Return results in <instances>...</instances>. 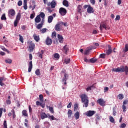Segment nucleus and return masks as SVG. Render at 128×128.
<instances>
[{
    "label": "nucleus",
    "instance_id": "obj_40",
    "mask_svg": "<svg viewBox=\"0 0 128 128\" xmlns=\"http://www.w3.org/2000/svg\"><path fill=\"white\" fill-rule=\"evenodd\" d=\"M54 58H56L57 60H59V58H60V54H54Z\"/></svg>",
    "mask_w": 128,
    "mask_h": 128
},
{
    "label": "nucleus",
    "instance_id": "obj_25",
    "mask_svg": "<svg viewBox=\"0 0 128 128\" xmlns=\"http://www.w3.org/2000/svg\"><path fill=\"white\" fill-rule=\"evenodd\" d=\"M36 45L34 44H31L30 46V52H34Z\"/></svg>",
    "mask_w": 128,
    "mask_h": 128
},
{
    "label": "nucleus",
    "instance_id": "obj_29",
    "mask_svg": "<svg viewBox=\"0 0 128 128\" xmlns=\"http://www.w3.org/2000/svg\"><path fill=\"white\" fill-rule=\"evenodd\" d=\"M75 118L76 120H80V112H77L75 114Z\"/></svg>",
    "mask_w": 128,
    "mask_h": 128
},
{
    "label": "nucleus",
    "instance_id": "obj_50",
    "mask_svg": "<svg viewBox=\"0 0 128 128\" xmlns=\"http://www.w3.org/2000/svg\"><path fill=\"white\" fill-rule=\"evenodd\" d=\"M49 110L52 114H54V108L50 107Z\"/></svg>",
    "mask_w": 128,
    "mask_h": 128
},
{
    "label": "nucleus",
    "instance_id": "obj_14",
    "mask_svg": "<svg viewBox=\"0 0 128 128\" xmlns=\"http://www.w3.org/2000/svg\"><path fill=\"white\" fill-rule=\"evenodd\" d=\"M88 14H94V8L90 5H89V8H88Z\"/></svg>",
    "mask_w": 128,
    "mask_h": 128
},
{
    "label": "nucleus",
    "instance_id": "obj_47",
    "mask_svg": "<svg viewBox=\"0 0 128 128\" xmlns=\"http://www.w3.org/2000/svg\"><path fill=\"white\" fill-rule=\"evenodd\" d=\"M40 102H44V96L40 94Z\"/></svg>",
    "mask_w": 128,
    "mask_h": 128
},
{
    "label": "nucleus",
    "instance_id": "obj_37",
    "mask_svg": "<svg viewBox=\"0 0 128 128\" xmlns=\"http://www.w3.org/2000/svg\"><path fill=\"white\" fill-rule=\"evenodd\" d=\"M118 98H119V100H124V94H120L118 96Z\"/></svg>",
    "mask_w": 128,
    "mask_h": 128
},
{
    "label": "nucleus",
    "instance_id": "obj_45",
    "mask_svg": "<svg viewBox=\"0 0 128 128\" xmlns=\"http://www.w3.org/2000/svg\"><path fill=\"white\" fill-rule=\"evenodd\" d=\"M56 38V32H54L52 33V38Z\"/></svg>",
    "mask_w": 128,
    "mask_h": 128
},
{
    "label": "nucleus",
    "instance_id": "obj_34",
    "mask_svg": "<svg viewBox=\"0 0 128 128\" xmlns=\"http://www.w3.org/2000/svg\"><path fill=\"white\" fill-rule=\"evenodd\" d=\"M82 6L80 5H79L78 6V12H80V14H82Z\"/></svg>",
    "mask_w": 128,
    "mask_h": 128
},
{
    "label": "nucleus",
    "instance_id": "obj_27",
    "mask_svg": "<svg viewBox=\"0 0 128 128\" xmlns=\"http://www.w3.org/2000/svg\"><path fill=\"white\" fill-rule=\"evenodd\" d=\"M42 120H44L45 118H48V115L46 113H42L41 115Z\"/></svg>",
    "mask_w": 128,
    "mask_h": 128
},
{
    "label": "nucleus",
    "instance_id": "obj_10",
    "mask_svg": "<svg viewBox=\"0 0 128 128\" xmlns=\"http://www.w3.org/2000/svg\"><path fill=\"white\" fill-rule=\"evenodd\" d=\"M46 44L47 46H52V40L50 38V37H48L46 40Z\"/></svg>",
    "mask_w": 128,
    "mask_h": 128
},
{
    "label": "nucleus",
    "instance_id": "obj_2",
    "mask_svg": "<svg viewBox=\"0 0 128 128\" xmlns=\"http://www.w3.org/2000/svg\"><path fill=\"white\" fill-rule=\"evenodd\" d=\"M112 72H126V76H128V66H126L124 68V66H122L121 68L112 69Z\"/></svg>",
    "mask_w": 128,
    "mask_h": 128
},
{
    "label": "nucleus",
    "instance_id": "obj_30",
    "mask_svg": "<svg viewBox=\"0 0 128 128\" xmlns=\"http://www.w3.org/2000/svg\"><path fill=\"white\" fill-rule=\"evenodd\" d=\"M44 54V50H42L40 54L39 53V58H40L42 60V56Z\"/></svg>",
    "mask_w": 128,
    "mask_h": 128
},
{
    "label": "nucleus",
    "instance_id": "obj_64",
    "mask_svg": "<svg viewBox=\"0 0 128 128\" xmlns=\"http://www.w3.org/2000/svg\"><path fill=\"white\" fill-rule=\"evenodd\" d=\"M92 86L89 87L86 89V92H90V90H92Z\"/></svg>",
    "mask_w": 128,
    "mask_h": 128
},
{
    "label": "nucleus",
    "instance_id": "obj_56",
    "mask_svg": "<svg viewBox=\"0 0 128 128\" xmlns=\"http://www.w3.org/2000/svg\"><path fill=\"white\" fill-rule=\"evenodd\" d=\"M120 128H126V124H121V126H120Z\"/></svg>",
    "mask_w": 128,
    "mask_h": 128
},
{
    "label": "nucleus",
    "instance_id": "obj_11",
    "mask_svg": "<svg viewBox=\"0 0 128 128\" xmlns=\"http://www.w3.org/2000/svg\"><path fill=\"white\" fill-rule=\"evenodd\" d=\"M94 114H96L95 111L90 110L86 113L87 116H88L89 118H90V116H94Z\"/></svg>",
    "mask_w": 128,
    "mask_h": 128
},
{
    "label": "nucleus",
    "instance_id": "obj_33",
    "mask_svg": "<svg viewBox=\"0 0 128 128\" xmlns=\"http://www.w3.org/2000/svg\"><path fill=\"white\" fill-rule=\"evenodd\" d=\"M90 62L91 64H96V62H98V59L92 58L90 60Z\"/></svg>",
    "mask_w": 128,
    "mask_h": 128
},
{
    "label": "nucleus",
    "instance_id": "obj_42",
    "mask_svg": "<svg viewBox=\"0 0 128 128\" xmlns=\"http://www.w3.org/2000/svg\"><path fill=\"white\" fill-rule=\"evenodd\" d=\"M6 64H12V60L10 59H8L6 60Z\"/></svg>",
    "mask_w": 128,
    "mask_h": 128
},
{
    "label": "nucleus",
    "instance_id": "obj_28",
    "mask_svg": "<svg viewBox=\"0 0 128 128\" xmlns=\"http://www.w3.org/2000/svg\"><path fill=\"white\" fill-rule=\"evenodd\" d=\"M123 52H124V54L128 52V44H126L125 48L123 50Z\"/></svg>",
    "mask_w": 128,
    "mask_h": 128
},
{
    "label": "nucleus",
    "instance_id": "obj_41",
    "mask_svg": "<svg viewBox=\"0 0 128 128\" xmlns=\"http://www.w3.org/2000/svg\"><path fill=\"white\" fill-rule=\"evenodd\" d=\"M110 122H112V124H114V117L110 116Z\"/></svg>",
    "mask_w": 128,
    "mask_h": 128
},
{
    "label": "nucleus",
    "instance_id": "obj_8",
    "mask_svg": "<svg viewBox=\"0 0 128 128\" xmlns=\"http://www.w3.org/2000/svg\"><path fill=\"white\" fill-rule=\"evenodd\" d=\"M97 102L101 106H106V102L102 98L98 100Z\"/></svg>",
    "mask_w": 128,
    "mask_h": 128
},
{
    "label": "nucleus",
    "instance_id": "obj_5",
    "mask_svg": "<svg viewBox=\"0 0 128 128\" xmlns=\"http://www.w3.org/2000/svg\"><path fill=\"white\" fill-rule=\"evenodd\" d=\"M8 15L10 18H12V17L16 16V11L14 10H10L8 13Z\"/></svg>",
    "mask_w": 128,
    "mask_h": 128
},
{
    "label": "nucleus",
    "instance_id": "obj_9",
    "mask_svg": "<svg viewBox=\"0 0 128 128\" xmlns=\"http://www.w3.org/2000/svg\"><path fill=\"white\" fill-rule=\"evenodd\" d=\"M128 104V100H125L124 102L123 103V106H122V109H123V112H126V104Z\"/></svg>",
    "mask_w": 128,
    "mask_h": 128
},
{
    "label": "nucleus",
    "instance_id": "obj_24",
    "mask_svg": "<svg viewBox=\"0 0 128 128\" xmlns=\"http://www.w3.org/2000/svg\"><path fill=\"white\" fill-rule=\"evenodd\" d=\"M52 20H54V16H49L48 18V24H52Z\"/></svg>",
    "mask_w": 128,
    "mask_h": 128
},
{
    "label": "nucleus",
    "instance_id": "obj_43",
    "mask_svg": "<svg viewBox=\"0 0 128 128\" xmlns=\"http://www.w3.org/2000/svg\"><path fill=\"white\" fill-rule=\"evenodd\" d=\"M12 112L13 114V118H16V112L14 111V110L12 109Z\"/></svg>",
    "mask_w": 128,
    "mask_h": 128
},
{
    "label": "nucleus",
    "instance_id": "obj_49",
    "mask_svg": "<svg viewBox=\"0 0 128 128\" xmlns=\"http://www.w3.org/2000/svg\"><path fill=\"white\" fill-rule=\"evenodd\" d=\"M47 30H48V29L44 28L42 30H40V32H42V34H46V32Z\"/></svg>",
    "mask_w": 128,
    "mask_h": 128
},
{
    "label": "nucleus",
    "instance_id": "obj_15",
    "mask_svg": "<svg viewBox=\"0 0 128 128\" xmlns=\"http://www.w3.org/2000/svg\"><path fill=\"white\" fill-rule=\"evenodd\" d=\"M58 6V3L56 1L53 0L52 2H51V8H56V6Z\"/></svg>",
    "mask_w": 128,
    "mask_h": 128
},
{
    "label": "nucleus",
    "instance_id": "obj_57",
    "mask_svg": "<svg viewBox=\"0 0 128 128\" xmlns=\"http://www.w3.org/2000/svg\"><path fill=\"white\" fill-rule=\"evenodd\" d=\"M78 104H75L74 105V112H76V110H78Z\"/></svg>",
    "mask_w": 128,
    "mask_h": 128
},
{
    "label": "nucleus",
    "instance_id": "obj_18",
    "mask_svg": "<svg viewBox=\"0 0 128 128\" xmlns=\"http://www.w3.org/2000/svg\"><path fill=\"white\" fill-rule=\"evenodd\" d=\"M34 40H36V42H40V36H36V34H34Z\"/></svg>",
    "mask_w": 128,
    "mask_h": 128
},
{
    "label": "nucleus",
    "instance_id": "obj_55",
    "mask_svg": "<svg viewBox=\"0 0 128 128\" xmlns=\"http://www.w3.org/2000/svg\"><path fill=\"white\" fill-rule=\"evenodd\" d=\"M25 122H26V123H25L24 124V126H26V128H28V120H25Z\"/></svg>",
    "mask_w": 128,
    "mask_h": 128
},
{
    "label": "nucleus",
    "instance_id": "obj_13",
    "mask_svg": "<svg viewBox=\"0 0 128 128\" xmlns=\"http://www.w3.org/2000/svg\"><path fill=\"white\" fill-rule=\"evenodd\" d=\"M112 52V48L110 45L108 46V50H106L107 56H110Z\"/></svg>",
    "mask_w": 128,
    "mask_h": 128
},
{
    "label": "nucleus",
    "instance_id": "obj_39",
    "mask_svg": "<svg viewBox=\"0 0 128 128\" xmlns=\"http://www.w3.org/2000/svg\"><path fill=\"white\" fill-rule=\"evenodd\" d=\"M36 76H40V70L39 69H38L36 71Z\"/></svg>",
    "mask_w": 128,
    "mask_h": 128
},
{
    "label": "nucleus",
    "instance_id": "obj_58",
    "mask_svg": "<svg viewBox=\"0 0 128 128\" xmlns=\"http://www.w3.org/2000/svg\"><path fill=\"white\" fill-rule=\"evenodd\" d=\"M101 26L103 28H104L106 30H108V28L106 27V24H101Z\"/></svg>",
    "mask_w": 128,
    "mask_h": 128
},
{
    "label": "nucleus",
    "instance_id": "obj_4",
    "mask_svg": "<svg viewBox=\"0 0 128 128\" xmlns=\"http://www.w3.org/2000/svg\"><path fill=\"white\" fill-rule=\"evenodd\" d=\"M59 12L62 16H64L68 14V10L64 8H61L60 9Z\"/></svg>",
    "mask_w": 128,
    "mask_h": 128
},
{
    "label": "nucleus",
    "instance_id": "obj_38",
    "mask_svg": "<svg viewBox=\"0 0 128 128\" xmlns=\"http://www.w3.org/2000/svg\"><path fill=\"white\" fill-rule=\"evenodd\" d=\"M20 36V40L22 42V44H24V37L22 36V35H19Z\"/></svg>",
    "mask_w": 128,
    "mask_h": 128
},
{
    "label": "nucleus",
    "instance_id": "obj_7",
    "mask_svg": "<svg viewBox=\"0 0 128 128\" xmlns=\"http://www.w3.org/2000/svg\"><path fill=\"white\" fill-rule=\"evenodd\" d=\"M68 80V74H66V73H65L64 74V78L62 80V82H64V84L65 86H66L68 84L66 83V80Z\"/></svg>",
    "mask_w": 128,
    "mask_h": 128
},
{
    "label": "nucleus",
    "instance_id": "obj_62",
    "mask_svg": "<svg viewBox=\"0 0 128 128\" xmlns=\"http://www.w3.org/2000/svg\"><path fill=\"white\" fill-rule=\"evenodd\" d=\"M6 102V104L8 105L12 104V101H10V100H7Z\"/></svg>",
    "mask_w": 128,
    "mask_h": 128
},
{
    "label": "nucleus",
    "instance_id": "obj_31",
    "mask_svg": "<svg viewBox=\"0 0 128 128\" xmlns=\"http://www.w3.org/2000/svg\"><path fill=\"white\" fill-rule=\"evenodd\" d=\"M72 116V110H69L68 112V118H70Z\"/></svg>",
    "mask_w": 128,
    "mask_h": 128
},
{
    "label": "nucleus",
    "instance_id": "obj_60",
    "mask_svg": "<svg viewBox=\"0 0 128 128\" xmlns=\"http://www.w3.org/2000/svg\"><path fill=\"white\" fill-rule=\"evenodd\" d=\"M90 2L92 6H94V4H96V0H90Z\"/></svg>",
    "mask_w": 128,
    "mask_h": 128
},
{
    "label": "nucleus",
    "instance_id": "obj_6",
    "mask_svg": "<svg viewBox=\"0 0 128 128\" xmlns=\"http://www.w3.org/2000/svg\"><path fill=\"white\" fill-rule=\"evenodd\" d=\"M62 52L64 54L68 55V52H70V48H68V45H66L62 50Z\"/></svg>",
    "mask_w": 128,
    "mask_h": 128
},
{
    "label": "nucleus",
    "instance_id": "obj_21",
    "mask_svg": "<svg viewBox=\"0 0 128 128\" xmlns=\"http://www.w3.org/2000/svg\"><path fill=\"white\" fill-rule=\"evenodd\" d=\"M55 30L56 32H60V25L59 24V23L56 26Z\"/></svg>",
    "mask_w": 128,
    "mask_h": 128
},
{
    "label": "nucleus",
    "instance_id": "obj_32",
    "mask_svg": "<svg viewBox=\"0 0 128 128\" xmlns=\"http://www.w3.org/2000/svg\"><path fill=\"white\" fill-rule=\"evenodd\" d=\"M22 114L24 116H26V117L28 116V111H26V110H23Z\"/></svg>",
    "mask_w": 128,
    "mask_h": 128
},
{
    "label": "nucleus",
    "instance_id": "obj_59",
    "mask_svg": "<svg viewBox=\"0 0 128 128\" xmlns=\"http://www.w3.org/2000/svg\"><path fill=\"white\" fill-rule=\"evenodd\" d=\"M6 120H5L4 122V128H8V124L6 123Z\"/></svg>",
    "mask_w": 128,
    "mask_h": 128
},
{
    "label": "nucleus",
    "instance_id": "obj_53",
    "mask_svg": "<svg viewBox=\"0 0 128 128\" xmlns=\"http://www.w3.org/2000/svg\"><path fill=\"white\" fill-rule=\"evenodd\" d=\"M90 50H86L84 52V55L88 56V54H90Z\"/></svg>",
    "mask_w": 128,
    "mask_h": 128
},
{
    "label": "nucleus",
    "instance_id": "obj_17",
    "mask_svg": "<svg viewBox=\"0 0 128 128\" xmlns=\"http://www.w3.org/2000/svg\"><path fill=\"white\" fill-rule=\"evenodd\" d=\"M58 38L60 44H64V37L62 35L58 34Z\"/></svg>",
    "mask_w": 128,
    "mask_h": 128
},
{
    "label": "nucleus",
    "instance_id": "obj_51",
    "mask_svg": "<svg viewBox=\"0 0 128 128\" xmlns=\"http://www.w3.org/2000/svg\"><path fill=\"white\" fill-rule=\"evenodd\" d=\"M47 10H48V12H50V14H52V12H54V10H52V8L48 7L47 8Z\"/></svg>",
    "mask_w": 128,
    "mask_h": 128
},
{
    "label": "nucleus",
    "instance_id": "obj_26",
    "mask_svg": "<svg viewBox=\"0 0 128 128\" xmlns=\"http://www.w3.org/2000/svg\"><path fill=\"white\" fill-rule=\"evenodd\" d=\"M59 24L60 26H65L66 28V26H68V22L64 23L62 22H59Z\"/></svg>",
    "mask_w": 128,
    "mask_h": 128
},
{
    "label": "nucleus",
    "instance_id": "obj_12",
    "mask_svg": "<svg viewBox=\"0 0 128 128\" xmlns=\"http://www.w3.org/2000/svg\"><path fill=\"white\" fill-rule=\"evenodd\" d=\"M6 78L4 77L0 78V86H4V83H3V82H6Z\"/></svg>",
    "mask_w": 128,
    "mask_h": 128
},
{
    "label": "nucleus",
    "instance_id": "obj_3",
    "mask_svg": "<svg viewBox=\"0 0 128 128\" xmlns=\"http://www.w3.org/2000/svg\"><path fill=\"white\" fill-rule=\"evenodd\" d=\"M20 18H22V14H20V13H18L16 17V20L14 22V26L15 28L18 26V25L20 22Z\"/></svg>",
    "mask_w": 128,
    "mask_h": 128
},
{
    "label": "nucleus",
    "instance_id": "obj_63",
    "mask_svg": "<svg viewBox=\"0 0 128 128\" xmlns=\"http://www.w3.org/2000/svg\"><path fill=\"white\" fill-rule=\"evenodd\" d=\"M120 20V16H117L116 17V18L115 19V20Z\"/></svg>",
    "mask_w": 128,
    "mask_h": 128
},
{
    "label": "nucleus",
    "instance_id": "obj_46",
    "mask_svg": "<svg viewBox=\"0 0 128 128\" xmlns=\"http://www.w3.org/2000/svg\"><path fill=\"white\" fill-rule=\"evenodd\" d=\"M70 63V59H66L65 60V64H68Z\"/></svg>",
    "mask_w": 128,
    "mask_h": 128
},
{
    "label": "nucleus",
    "instance_id": "obj_22",
    "mask_svg": "<svg viewBox=\"0 0 128 128\" xmlns=\"http://www.w3.org/2000/svg\"><path fill=\"white\" fill-rule=\"evenodd\" d=\"M42 26H44V21H42L40 24H39L36 26V28L38 30H40V28H42Z\"/></svg>",
    "mask_w": 128,
    "mask_h": 128
},
{
    "label": "nucleus",
    "instance_id": "obj_36",
    "mask_svg": "<svg viewBox=\"0 0 128 128\" xmlns=\"http://www.w3.org/2000/svg\"><path fill=\"white\" fill-rule=\"evenodd\" d=\"M39 16H40V18H42L43 20H44V18H46V14H44V12H42Z\"/></svg>",
    "mask_w": 128,
    "mask_h": 128
},
{
    "label": "nucleus",
    "instance_id": "obj_35",
    "mask_svg": "<svg viewBox=\"0 0 128 128\" xmlns=\"http://www.w3.org/2000/svg\"><path fill=\"white\" fill-rule=\"evenodd\" d=\"M24 8L25 10H28V2H24Z\"/></svg>",
    "mask_w": 128,
    "mask_h": 128
},
{
    "label": "nucleus",
    "instance_id": "obj_23",
    "mask_svg": "<svg viewBox=\"0 0 128 128\" xmlns=\"http://www.w3.org/2000/svg\"><path fill=\"white\" fill-rule=\"evenodd\" d=\"M96 124H98V122L102 118V116H100V115L98 114H96Z\"/></svg>",
    "mask_w": 128,
    "mask_h": 128
},
{
    "label": "nucleus",
    "instance_id": "obj_52",
    "mask_svg": "<svg viewBox=\"0 0 128 128\" xmlns=\"http://www.w3.org/2000/svg\"><path fill=\"white\" fill-rule=\"evenodd\" d=\"M106 54H101L100 55V58H106Z\"/></svg>",
    "mask_w": 128,
    "mask_h": 128
},
{
    "label": "nucleus",
    "instance_id": "obj_1",
    "mask_svg": "<svg viewBox=\"0 0 128 128\" xmlns=\"http://www.w3.org/2000/svg\"><path fill=\"white\" fill-rule=\"evenodd\" d=\"M82 100V104H84V108H88V104H90V100H88V97L86 94H82L80 96Z\"/></svg>",
    "mask_w": 128,
    "mask_h": 128
},
{
    "label": "nucleus",
    "instance_id": "obj_19",
    "mask_svg": "<svg viewBox=\"0 0 128 128\" xmlns=\"http://www.w3.org/2000/svg\"><path fill=\"white\" fill-rule=\"evenodd\" d=\"M42 22V18H40V16H37L35 18V22L36 24H40Z\"/></svg>",
    "mask_w": 128,
    "mask_h": 128
},
{
    "label": "nucleus",
    "instance_id": "obj_20",
    "mask_svg": "<svg viewBox=\"0 0 128 128\" xmlns=\"http://www.w3.org/2000/svg\"><path fill=\"white\" fill-rule=\"evenodd\" d=\"M63 6H66V8H68V6H70L68 1L66 0H64L63 1Z\"/></svg>",
    "mask_w": 128,
    "mask_h": 128
},
{
    "label": "nucleus",
    "instance_id": "obj_48",
    "mask_svg": "<svg viewBox=\"0 0 128 128\" xmlns=\"http://www.w3.org/2000/svg\"><path fill=\"white\" fill-rule=\"evenodd\" d=\"M113 116H116V108H113Z\"/></svg>",
    "mask_w": 128,
    "mask_h": 128
},
{
    "label": "nucleus",
    "instance_id": "obj_61",
    "mask_svg": "<svg viewBox=\"0 0 128 128\" xmlns=\"http://www.w3.org/2000/svg\"><path fill=\"white\" fill-rule=\"evenodd\" d=\"M22 6V1L20 0L18 2V6Z\"/></svg>",
    "mask_w": 128,
    "mask_h": 128
},
{
    "label": "nucleus",
    "instance_id": "obj_54",
    "mask_svg": "<svg viewBox=\"0 0 128 128\" xmlns=\"http://www.w3.org/2000/svg\"><path fill=\"white\" fill-rule=\"evenodd\" d=\"M4 109L2 108H0V118L2 116V111Z\"/></svg>",
    "mask_w": 128,
    "mask_h": 128
},
{
    "label": "nucleus",
    "instance_id": "obj_44",
    "mask_svg": "<svg viewBox=\"0 0 128 128\" xmlns=\"http://www.w3.org/2000/svg\"><path fill=\"white\" fill-rule=\"evenodd\" d=\"M2 20H6V14L2 16L1 18Z\"/></svg>",
    "mask_w": 128,
    "mask_h": 128
},
{
    "label": "nucleus",
    "instance_id": "obj_16",
    "mask_svg": "<svg viewBox=\"0 0 128 128\" xmlns=\"http://www.w3.org/2000/svg\"><path fill=\"white\" fill-rule=\"evenodd\" d=\"M28 72H32V61H31L29 62L28 64Z\"/></svg>",
    "mask_w": 128,
    "mask_h": 128
}]
</instances>
